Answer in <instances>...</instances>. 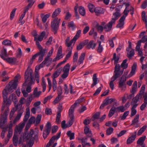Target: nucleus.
Segmentation results:
<instances>
[{"label": "nucleus", "instance_id": "obj_2", "mask_svg": "<svg viewBox=\"0 0 147 147\" xmlns=\"http://www.w3.org/2000/svg\"><path fill=\"white\" fill-rule=\"evenodd\" d=\"M34 132L33 130L31 129L27 133L25 132L24 133L22 134L19 141H18V135L14 134L13 138V142L14 145L16 146L18 143L20 144L22 142L29 140L30 142H32L30 146V147H32L34 143L33 141L35 140L36 142H37L38 140V135L37 134H34V136L32 137Z\"/></svg>", "mask_w": 147, "mask_h": 147}, {"label": "nucleus", "instance_id": "obj_6", "mask_svg": "<svg viewBox=\"0 0 147 147\" xmlns=\"http://www.w3.org/2000/svg\"><path fill=\"white\" fill-rule=\"evenodd\" d=\"M60 19L56 18L51 22V26L54 34H55L59 28Z\"/></svg>", "mask_w": 147, "mask_h": 147}, {"label": "nucleus", "instance_id": "obj_19", "mask_svg": "<svg viewBox=\"0 0 147 147\" xmlns=\"http://www.w3.org/2000/svg\"><path fill=\"white\" fill-rule=\"evenodd\" d=\"M86 48L88 49L94 50L96 46V43L93 40H91L86 45Z\"/></svg>", "mask_w": 147, "mask_h": 147}, {"label": "nucleus", "instance_id": "obj_13", "mask_svg": "<svg viewBox=\"0 0 147 147\" xmlns=\"http://www.w3.org/2000/svg\"><path fill=\"white\" fill-rule=\"evenodd\" d=\"M126 79L123 76H122L119 82V87L122 90L124 91L126 89V85L125 82Z\"/></svg>", "mask_w": 147, "mask_h": 147}, {"label": "nucleus", "instance_id": "obj_3", "mask_svg": "<svg viewBox=\"0 0 147 147\" xmlns=\"http://www.w3.org/2000/svg\"><path fill=\"white\" fill-rule=\"evenodd\" d=\"M25 82L24 85L26 84L28 86L26 89V91L22 89V92L23 96L26 97L28 96V94L31 91V86L34 84V82L33 80V72L32 69H28L25 73Z\"/></svg>", "mask_w": 147, "mask_h": 147}, {"label": "nucleus", "instance_id": "obj_18", "mask_svg": "<svg viewBox=\"0 0 147 147\" xmlns=\"http://www.w3.org/2000/svg\"><path fill=\"white\" fill-rule=\"evenodd\" d=\"M63 57V55L62 54V47L61 46H60L58 50V51L57 56L53 60V61H55L57 60H59Z\"/></svg>", "mask_w": 147, "mask_h": 147}, {"label": "nucleus", "instance_id": "obj_9", "mask_svg": "<svg viewBox=\"0 0 147 147\" xmlns=\"http://www.w3.org/2000/svg\"><path fill=\"white\" fill-rule=\"evenodd\" d=\"M140 115H136L134 119L132 120L131 125L134 126L135 128L140 127V122L139 121Z\"/></svg>", "mask_w": 147, "mask_h": 147}, {"label": "nucleus", "instance_id": "obj_28", "mask_svg": "<svg viewBox=\"0 0 147 147\" xmlns=\"http://www.w3.org/2000/svg\"><path fill=\"white\" fill-rule=\"evenodd\" d=\"M0 57L4 60L5 59V58L8 57L7 50L4 48H3V49H1L0 51Z\"/></svg>", "mask_w": 147, "mask_h": 147}, {"label": "nucleus", "instance_id": "obj_51", "mask_svg": "<svg viewBox=\"0 0 147 147\" xmlns=\"http://www.w3.org/2000/svg\"><path fill=\"white\" fill-rule=\"evenodd\" d=\"M46 60L45 59L39 65H37L35 69L38 70L41 68L43 67L45 64H46Z\"/></svg>", "mask_w": 147, "mask_h": 147}, {"label": "nucleus", "instance_id": "obj_45", "mask_svg": "<svg viewBox=\"0 0 147 147\" xmlns=\"http://www.w3.org/2000/svg\"><path fill=\"white\" fill-rule=\"evenodd\" d=\"M73 48H67V53L66 55L65 59H68L71 56L72 54Z\"/></svg>", "mask_w": 147, "mask_h": 147}, {"label": "nucleus", "instance_id": "obj_31", "mask_svg": "<svg viewBox=\"0 0 147 147\" xmlns=\"http://www.w3.org/2000/svg\"><path fill=\"white\" fill-rule=\"evenodd\" d=\"M62 69V67H61L58 69L53 74L52 76L53 79H55V78L58 77L61 73Z\"/></svg>", "mask_w": 147, "mask_h": 147}, {"label": "nucleus", "instance_id": "obj_27", "mask_svg": "<svg viewBox=\"0 0 147 147\" xmlns=\"http://www.w3.org/2000/svg\"><path fill=\"white\" fill-rule=\"evenodd\" d=\"M126 17V15H123L122 16L119 20V23L117 25L118 28H123L124 25V21Z\"/></svg>", "mask_w": 147, "mask_h": 147}, {"label": "nucleus", "instance_id": "obj_15", "mask_svg": "<svg viewBox=\"0 0 147 147\" xmlns=\"http://www.w3.org/2000/svg\"><path fill=\"white\" fill-rule=\"evenodd\" d=\"M134 99H133L131 102V105L132 107L131 109V113L130 117H132L135 115L137 113V111L135 109L136 108L138 104L137 102H136Z\"/></svg>", "mask_w": 147, "mask_h": 147}, {"label": "nucleus", "instance_id": "obj_50", "mask_svg": "<svg viewBox=\"0 0 147 147\" xmlns=\"http://www.w3.org/2000/svg\"><path fill=\"white\" fill-rule=\"evenodd\" d=\"M67 136L69 138L70 140H73L74 138L75 134L74 133H72L70 131H68L67 133Z\"/></svg>", "mask_w": 147, "mask_h": 147}, {"label": "nucleus", "instance_id": "obj_30", "mask_svg": "<svg viewBox=\"0 0 147 147\" xmlns=\"http://www.w3.org/2000/svg\"><path fill=\"white\" fill-rule=\"evenodd\" d=\"M4 60L9 63L14 64L16 62L17 59L15 57H9L8 56Z\"/></svg>", "mask_w": 147, "mask_h": 147}, {"label": "nucleus", "instance_id": "obj_22", "mask_svg": "<svg viewBox=\"0 0 147 147\" xmlns=\"http://www.w3.org/2000/svg\"><path fill=\"white\" fill-rule=\"evenodd\" d=\"M26 114L24 117L23 119V121L22 122L25 124L26 122L27 121L30 116V107H27L26 109Z\"/></svg>", "mask_w": 147, "mask_h": 147}, {"label": "nucleus", "instance_id": "obj_56", "mask_svg": "<svg viewBox=\"0 0 147 147\" xmlns=\"http://www.w3.org/2000/svg\"><path fill=\"white\" fill-rule=\"evenodd\" d=\"M42 91L44 92L46 89V83L45 81V78L43 77L42 79Z\"/></svg>", "mask_w": 147, "mask_h": 147}, {"label": "nucleus", "instance_id": "obj_53", "mask_svg": "<svg viewBox=\"0 0 147 147\" xmlns=\"http://www.w3.org/2000/svg\"><path fill=\"white\" fill-rule=\"evenodd\" d=\"M81 31L80 30H79L77 32L76 35L73 38V40H74V42H76L77 39L79 38L80 35L81 33Z\"/></svg>", "mask_w": 147, "mask_h": 147}, {"label": "nucleus", "instance_id": "obj_42", "mask_svg": "<svg viewBox=\"0 0 147 147\" xmlns=\"http://www.w3.org/2000/svg\"><path fill=\"white\" fill-rule=\"evenodd\" d=\"M53 48H52L49 51V52L47 57L45 58V59L47 60L49 59L50 61H51L52 60V58H50V57L52 55L53 52Z\"/></svg>", "mask_w": 147, "mask_h": 147}, {"label": "nucleus", "instance_id": "obj_60", "mask_svg": "<svg viewBox=\"0 0 147 147\" xmlns=\"http://www.w3.org/2000/svg\"><path fill=\"white\" fill-rule=\"evenodd\" d=\"M53 87L54 91H55L57 88V83L56 80L55 78L53 79Z\"/></svg>", "mask_w": 147, "mask_h": 147}, {"label": "nucleus", "instance_id": "obj_10", "mask_svg": "<svg viewBox=\"0 0 147 147\" xmlns=\"http://www.w3.org/2000/svg\"><path fill=\"white\" fill-rule=\"evenodd\" d=\"M145 90V85H143L142 86L140 93L139 94H137L136 96L133 99H134L136 102H138L139 100H140L142 98V94H144Z\"/></svg>", "mask_w": 147, "mask_h": 147}, {"label": "nucleus", "instance_id": "obj_29", "mask_svg": "<svg viewBox=\"0 0 147 147\" xmlns=\"http://www.w3.org/2000/svg\"><path fill=\"white\" fill-rule=\"evenodd\" d=\"M137 68V64L136 63L134 64L133 65L132 67L131 71L128 76V78H130L132 76L134 75L136 73V71Z\"/></svg>", "mask_w": 147, "mask_h": 147}, {"label": "nucleus", "instance_id": "obj_48", "mask_svg": "<svg viewBox=\"0 0 147 147\" xmlns=\"http://www.w3.org/2000/svg\"><path fill=\"white\" fill-rule=\"evenodd\" d=\"M117 78H115L113 77H112L111 78V81L110 83L109 86L113 90L114 88V84L113 82L117 79Z\"/></svg>", "mask_w": 147, "mask_h": 147}, {"label": "nucleus", "instance_id": "obj_49", "mask_svg": "<svg viewBox=\"0 0 147 147\" xmlns=\"http://www.w3.org/2000/svg\"><path fill=\"white\" fill-rule=\"evenodd\" d=\"M127 108L123 106H120L119 107L116 108V111L117 112H123Z\"/></svg>", "mask_w": 147, "mask_h": 147}, {"label": "nucleus", "instance_id": "obj_5", "mask_svg": "<svg viewBox=\"0 0 147 147\" xmlns=\"http://www.w3.org/2000/svg\"><path fill=\"white\" fill-rule=\"evenodd\" d=\"M120 16V13L119 12H116L113 14L112 20L108 24L104 26V29L106 31H109L111 30L112 25L114 24L116 20Z\"/></svg>", "mask_w": 147, "mask_h": 147}, {"label": "nucleus", "instance_id": "obj_7", "mask_svg": "<svg viewBox=\"0 0 147 147\" xmlns=\"http://www.w3.org/2000/svg\"><path fill=\"white\" fill-rule=\"evenodd\" d=\"M123 5H125V8L123 11L124 15H126V17L128 15L129 11H131V14L132 16L134 12V8L130 5L129 3H124Z\"/></svg>", "mask_w": 147, "mask_h": 147}, {"label": "nucleus", "instance_id": "obj_63", "mask_svg": "<svg viewBox=\"0 0 147 147\" xmlns=\"http://www.w3.org/2000/svg\"><path fill=\"white\" fill-rule=\"evenodd\" d=\"M88 7L90 11L91 12H94L95 7L94 6L91 4H89L88 5Z\"/></svg>", "mask_w": 147, "mask_h": 147}, {"label": "nucleus", "instance_id": "obj_38", "mask_svg": "<svg viewBox=\"0 0 147 147\" xmlns=\"http://www.w3.org/2000/svg\"><path fill=\"white\" fill-rule=\"evenodd\" d=\"M94 11L97 15H98L100 14H102L104 13L103 9L100 7L95 8Z\"/></svg>", "mask_w": 147, "mask_h": 147}, {"label": "nucleus", "instance_id": "obj_8", "mask_svg": "<svg viewBox=\"0 0 147 147\" xmlns=\"http://www.w3.org/2000/svg\"><path fill=\"white\" fill-rule=\"evenodd\" d=\"M70 67L69 64L67 63L63 67L62 70L63 73L61 76V77L62 79L64 80L68 76L70 70Z\"/></svg>", "mask_w": 147, "mask_h": 147}, {"label": "nucleus", "instance_id": "obj_61", "mask_svg": "<svg viewBox=\"0 0 147 147\" xmlns=\"http://www.w3.org/2000/svg\"><path fill=\"white\" fill-rule=\"evenodd\" d=\"M127 60L125 59L122 62L121 65L123 69H125L127 68L128 66V64L127 63Z\"/></svg>", "mask_w": 147, "mask_h": 147}, {"label": "nucleus", "instance_id": "obj_33", "mask_svg": "<svg viewBox=\"0 0 147 147\" xmlns=\"http://www.w3.org/2000/svg\"><path fill=\"white\" fill-rule=\"evenodd\" d=\"M137 90V81H135L133 84L132 89L130 90V92L132 94H134L136 92Z\"/></svg>", "mask_w": 147, "mask_h": 147}, {"label": "nucleus", "instance_id": "obj_44", "mask_svg": "<svg viewBox=\"0 0 147 147\" xmlns=\"http://www.w3.org/2000/svg\"><path fill=\"white\" fill-rule=\"evenodd\" d=\"M88 42V40H85V42H82L80 43L77 47V49L78 50H81L84 47L85 45L86 44V42Z\"/></svg>", "mask_w": 147, "mask_h": 147}, {"label": "nucleus", "instance_id": "obj_16", "mask_svg": "<svg viewBox=\"0 0 147 147\" xmlns=\"http://www.w3.org/2000/svg\"><path fill=\"white\" fill-rule=\"evenodd\" d=\"M25 124L24 123H20L18 125H16L14 130V134L18 135V133H20L23 129Z\"/></svg>", "mask_w": 147, "mask_h": 147}, {"label": "nucleus", "instance_id": "obj_57", "mask_svg": "<svg viewBox=\"0 0 147 147\" xmlns=\"http://www.w3.org/2000/svg\"><path fill=\"white\" fill-rule=\"evenodd\" d=\"M2 44L6 46H9L11 45V42L9 40H5L3 41Z\"/></svg>", "mask_w": 147, "mask_h": 147}, {"label": "nucleus", "instance_id": "obj_52", "mask_svg": "<svg viewBox=\"0 0 147 147\" xmlns=\"http://www.w3.org/2000/svg\"><path fill=\"white\" fill-rule=\"evenodd\" d=\"M146 127V126L144 125L138 131L137 133L138 135H141L144 131Z\"/></svg>", "mask_w": 147, "mask_h": 147}, {"label": "nucleus", "instance_id": "obj_20", "mask_svg": "<svg viewBox=\"0 0 147 147\" xmlns=\"http://www.w3.org/2000/svg\"><path fill=\"white\" fill-rule=\"evenodd\" d=\"M61 134V132H60L56 136L53 137L50 140L46 147H50L52 144L54 143L55 140H57L60 138Z\"/></svg>", "mask_w": 147, "mask_h": 147}, {"label": "nucleus", "instance_id": "obj_4", "mask_svg": "<svg viewBox=\"0 0 147 147\" xmlns=\"http://www.w3.org/2000/svg\"><path fill=\"white\" fill-rule=\"evenodd\" d=\"M84 100V98H80L77 100L74 104V105H72L70 107L69 111V114L70 119L69 121L68 124L69 127H70L73 123L74 121V117L73 114L74 111V109L75 105H76L79 102L82 101Z\"/></svg>", "mask_w": 147, "mask_h": 147}, {"label": "nucleus", "instance_id": "obj_25", "mask_svg": "<svg viewBox=\"0 0 147 147\" xmlns=\"http://www.w3.org/2000/svg\"><path fill=\"white\" fill-rule=\"evenodd\" d=\"M23 112L24 111L22 109H20L19 111L18 114L13 121V123L15 124L19 121V120L21 118L22 115L23 113Z\"/></svg>", "mask_w": 147, "mask_h": 147}, {"label": "nucleus", "instance_id": "obj_35", "mask_svg": "<svg viewBox=\"0 0 147 147\" xmlns=\"http://www.w3.org/2000/svg\"><path fill=\"white\" fill-rule=\"evenodd\" d=\"M8 101H10L11 103V100H12L14 102H17L18 101L16 95L14 94H12L9 97Z\"/></svg>", "mask_w": 147, "mask_h": 147}, {"label": "nucleus", "instance_id": "obj_36", "mask_svg": "<svg viewBox=\"0 0 147 147\" xmlns=\"http://www.w3.org/2000/svg\"><path fill=\"white\" fill-rule=\"evenodd\" d=\"M42 93L41 91H38V88H36L34 90L33 95L34 98H38Z\"/></svg>", "mask_w": 147, "mask_h": 147}, {"label": "nucleus", "instance_id": "obj_14", "mask_svg": "<svg viewBox=\"0 0 147 147\" xmlns=\"http://www.w3.org/2000/svg\"><path fill=\"white\" fill-rule=\"evenodd\" d=\"M129 45L126 49L127 51V56L130 58L133 56L134 55V50L131 48V43L130 41H128Z\"/></svg>", "mask_w": 147, "mask_h": 147}, {"label": "nucleus", "instance_id": "obj_39", "mask_svg": "<svg viewBox=\"0 0 147 147\" xmlns=\"http://www.w3.org/2000/svg\"><path fill=\"white\" fill-rule=\"evenodd\" d=\"M50 16V14L49 13L46 14L44 15L43 14H42L40 16L42 18V21L43 23H45L48 18Z\"/></svg>", "mask_w": 147, "mask_h": 147}, {"label": "nucleus", "instance_id": "obj_21", "mask_svg": "<svg viewBox=\"0 0 147 147\" xmlns=\"http://www.w3.org/2000/svg\"><path fill=\"white\" fill-rule=\"evenodd\" d=\"M37 35V34L36 32H35V34H33V36L34 37V40H38L39 41H41L42 40L44 36L45 35V31H43L41 33L38 38H37L36 36Z\"/></svg>", "mask_w": 147, "mask_h": 147}, {"label": "nucleus", "instance_id": "obj_62", "mask_svg": "<svg viewBox=\"0 0 147 147\" xmlns=\"http://www.w3.org/2000/svg\"><path fill=\"white\" fill-rule=\"evenodd\" d=\"M119 59V57L117 56L116 54L114 53L113 54V60H114V63L115 64H116L118 63Z\"/></svg>", "mask_w": 147, "mask_h": 147}, {"label": "nucleus", "instance_id": "obj_11", "mask_svg": "<svg viewBox=\"0 0 147 147\" xmlns=\"http://www.w3.org/2000/svg\"><path fill=\"white\" fill-rule=\"evenodd\" d=\"M45 127L46 129L44 131L43 134V136L44 139L46 138L51 131V125L50 123L49 122H47L46 125Z\"/></svg>", "mask_w": 147, "mask_h": 147}, {"label": "nucleus", "instance_id": "obj_34", "mask_svg": "<svg viewBox=\"0 0 147 147\" xmlns=\"http://www.w3.org/2000/svg\"><path fill=\"white\" fill-rule=\"evenodd\" d=\"M18 105L16 106V107H15L13 108L9 114V119L11 121L13 119L14 114L15 112L16 111L18 107Z\"/></svg>", "mask_w": 147, "mask_h": 147}, {"label": "nucleus", "instance_id": "obj_47", "mask_svg": "<svg viewBox=\"0 0 147 147\" xmlns=\"http://www.w3.org/2000/svg\"><path fill=\"white\" fill-rule=\"evenodd\" d=\"M84 133L86 134H88V136L89 137H91L92 136V133L90 131L89 128L87 126L85 127L84 129Z\"/></svg>", "mask_w": 147, "mask_h": 147}, {"label": "nucleus", "instance_id": "obj_40", "mask_svg": "<svg viewBox=\"0 0 147 147\" xmlns=\"http://www.w3.org/2000/svg\"><path fill=\"white\" fill-rule=\"evenodd\" d=\"M92 80L93 83L91 85V87L92 88L94 87V86L97 84V78L96 77V74H93Z\"/></svg>", "mask_w": 147, "mask_h": 147}, {"label": "nucleus", "instance_id": "obj_59", "mask_svg": "<svg viewBox=\"0 0 147 147\" xmlns=\"http://www.w3.org/2000/svg\"><path fill=\"white\" fill-rule=\"evenodd\" d=\"M41 102L40 101H38L35 102L33 104V106L35 107H36V109H38L39 110V112L40 111V105Z\"/></svg>", "mask_w": 147, "mask_h": 147}, {"label": "nucleus", "instance_id": "obj_41", "mask_svg": "<svg viewBox=\"0 0 147 147\" xmlns=\"http://www.w3.org/2000/svg\"><path fill=\"white\" fill-rule=\"evenodd\" d=\"M146 138V136H145L140 138L138 140L137 143L138 144L141 145L142 146L143 145H144L143 143Z\"/></svg>", "mask_w": 147, "mask_h": 147}, {"label": "nucleus", "instance_id": "obj_1", "mask_svg": "<svg viewBox=\"0 0 147 147\" xmlns=\"http://www.w3.org/2000/svg\"><path fill=\"white\" fill-rule=\"evenodd\" d=\"M20 78V76L18 74L15 77V80L10 82L8 85L5 87L3 92V102L1 108V111L5 110L4 113L3 117L0 121V127L3 128V126L6 124L7 122V117L9 111L8 106L11 104L10 101L7 100V94L12 93L16 88L17 86L18 80Z\"/></svg>", "mask_w": 147, "mask_h": 147}, {"label": "nucleus", "instance_id": "obj_55", "mask_svg": "<svg viewBox=\"0 0 147 147\" xmlns=\"http://www.w3.org/2000/svg\"><path fill=\"white\" fill-rule=\"evenodd\" d=\"M42 116L40 115H37V117L36 119V120L35 123V125L36 126L37 125L39 124L41 120Z\"/></svg>", "mask_w": 147, "mask_h": 147}, {"label": "nucleus", "instance_id": "obj_23", "mask_svg": "<svg viewBox=\"0 0 147 147\" xmlns=\"http://www.w3.org/2000/svg\"><path fill=\"white\" fill-rule=\"evenodd\" d=\"M70 37H67L65 40V44L67 48H73V47L71 46L72 44L73 43L74 44L75 43L74 40H73V38L70 41Z\"/></svg>", "mask_w": 147, "mask_h": 147}, {"label": "nucleus", "instance_id": "obj_46", "mask_svg": "<svg viewBox=\"0 0 147 147\" xmlns=\"http://www.w3.org/2000/svg\"><path fill=\"white\" fill-rule=\"evenodd\" d=\"M82 146L83 147H85L86 145L89 146H90V143L87 142V139L86 138H82Z\"/></svg>", "mask_w": 147, "mask_h": 147}, {"label": "nucleus", "instance_id": "obj_54", "mask_svg": "<svg viewBox=\"0 0 147 147\" xmlns=\"http://www.w3.org/2000/svg\"><path fill=\"white\" fill-rule=\"evenodd\" d=\"M116 111V107H113L110 110L109 115L108 116L109 117H111L115 113Z\"/></svg>", "mask_w": 147, "mask_h": 147}, {"label": "nucleus", "instance_id": "obj_12", "mask_svg": "<svg viewBox=\"0 0 147 147\" xmlns=\"http://www.w3.org/2000/svg\"><path fill=\"white\" fill-rule=\"evenodd\" d=\"M123 70L120 71V66L119 64H116L115 67L114 73L115 74L112 77L117 78L120 76L122 75Z\"/></svg>", "mask_w": 147, "mask_h": 147}, {"label": "nucleus", "instance_id": "obj_64", "mask_svg": "<svg viewBox=\"0 0 147 147\" xmlns=\"http://www.w3.org/2000/svg\"><path fill=\"white\" fill-rule=\"evenodd\" d=\"M22 52L20 48H19L17 50L16 56L20 58L22 55Z\"/></svg>", "mask_w": 147, "mask_h": 147}, {"label": "nucleus", "instance_id": "obj_43", "mask_svg": "<svg viewBox=\"0 0 147 147\" xmlns=\"http://www.w3.org/2000/svg\"><path fill=\"white\" fill-rule=\"evenodd\" d=\"M85 54V53H82L80 56L78 61V64L80 65L82 63L84 59Z\"/></svg>", "mask_w": 147, "mask_h": 147}, {"label": "nucleus", "instance_id": "obj_26", "mask_svg": "<svg viewBox=\"0 0 147 147\" xmlns=\"http://www.w3.org/2000/svg\"><path fill=\"white\" fill-rule=\"evenodd\" d=\"M47 51L46 49H43V51H40L39 52V56L38 58V62H40L43 59V58L44 55L47 52Z\"/></svg>", "mask_w": 147, "mask_h": 147}, {"label": "nucleus", "instance_id": "obj_17", "mask_svg": "<svg viewBox=\"0 0 147 147\" xmlns=\"http://www.w3.org/2000/svg\"><path fill=\"white\" fill-rule=\"evenodd\" d=\"M115 100V98L109 99L107 98H106L103 102V103L101 105L100 108L102 109L105 106L111 104Z\"/></svg>", "mask_w": 147, "mask_h": 147}, {"label": "nucleus", "instance_id": "obj_24", "mask_svg": "<svg viewBox=\"0 0 147 147\" xmlns=\"http://www.w3.org/2000/svg\"><path fill=\"white\" fill-rule=\"evenodd\" d=\"M23 112L24 111L22 109H20L19 111L18 114L13 121V123L15 124L19 121V120L21 118L22 115L23 113Z\"/></svg>", "mask_w": 147, "mask_h": 147}, {"label": "nucleus", "instance_id": "obj_37", "mask_svg": "<svg viewBox=\"0 0 147 147\" xmlns=\"http://www.w3.org/2000/svg\"><path fill=\"white\" fill-rule=\"evenodd\" d=\"M61 12V9L60 8H58L56 9L54 11L52 15V17L53 18H54L60 14Z\"/></svg>", "mask_w": 147, "mask_h": 147}, {"label": "nucleus", "instance_id": "obj_58", "mask_svg": "<svg viewBox=\"0 0 147 147\" xmlns=\"http://www.w3.org/2000/svg\"><path fill=\"white\" fill-rule=\"evenodd\" d=\"M79 12L80 14L82 16H84L85 14V11L84 8L82 7H80L79 8Z\"/></svg>", "mask_w": 147, "mask_h": 147}, {"label": "nucleus", "instance_id": "obj_32", "mask_svg": "<svg viewBox=\"0 0 147 147\" xmlns=\"http://www.w3.org/2000/svg\"><path fill=\"white\" fill-rule=\"evenodd\" d=\"M136 134L137 132L135 131L134 132V135L131 136L127 139V144H130L134 141L136 138Z\"/></svg>", "mask_w": 147, "mask_h": 147}]
</instances>
